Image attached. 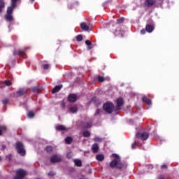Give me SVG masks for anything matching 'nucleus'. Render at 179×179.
Segmentation results:
<instances>
[{"label": "nucleus", "instance_id": "obj_1", "mask_svg": "<svg viewBox=\"0 0 179 179\" xmlns=\"http://www.w3.org/2000/svg\"><path fill=\"white\" fill-rule=\"evenodd\" d=\"M112 156L113 157V160L110 163V166L112 169H114V167H117V169H122L124 165L121 163L120 157L116 154H113Z\"/></svg>", "mask_w": 179, "mask_h": 179}, {"label": "nucleus", "instance_id": "obj_2", "mask_svg": "<svg viewBox=\"0 0 179 179\" xmlns=\"http://www.w3.org/2000/svg\"><path fill=\"white\" fill-rule=\"evenodd\" d=\"M27 50H30V47H26L23 50H14L13 54L15 57L18 56L21 58L26 59L27 58V55L26 54Z\"/></svg>", "mask_w": 179, "mask_h": 179}, {"label": "nucleus", "instance_id": "obj_3", "mask_svg": "<svg viewBox=\"0 0 179 179\" xmlns=\"http://www.w3.org/2000/svg\"><path fill=\"white\" fill-rule=\"evenodd\" d=\"M15 148L17 150V153H18L20 156H26V150L24 149V146L23 145L22 142L17 141L15 143Z\"/></svg>", "mask_w": 179, "mask_h": 179}, {"label": "nucleus", "instance_id": "obj_4", "mask_svg": "<svg viewBox=\"0 0 179 179\" xmlns=\"http://www.w3.org/2000/svg\"><path fill=\"white\" fill-rule=\"evenodd\" d=\"M16 8L15 6H13L10 4V6L7 8L6 15H5L6 20L8 22H12L13 20V17L12 16V13H13V10Z\"/></svg>", "mask_w": 179, "mask_h": 179}, {"label": "nucleus", "instance_id": "obj_5", "mask_svg": "<svg viewBox=\"0 0 179 179\" xmlns=\"http://www.w3.org/2000/svg\"><path fill=\"white\" fill-rule=\"evenodd\" d=\"M103 110H105L106 113L111 114V113H113L114 110V104H113V103L110 102H108L103 104Z\"/></svg>", "mask_w": 179, "mask_h": 179}, {"label": "nucleus", "instance_id": "obj_6", "mask_svg": "<svg viewBox=\"0 0 179 179\" xmlns=\"http://www.w3.org/2000/svg\"><path fill=\"white\" fill-rule=\"evenodd\" d=\"M16 176H14V179H24L26 176V171L23 169H18L15 171Z\"/></svg>", "mask_w": 179, "mask_h": 179}, {"label": "nucleus", "instance_id": "obj_7", "mask_svg": "<svg viewBox=\"0 0 179 179\" xmlns=\"http://www.w3.org/2000/svg\"><path fill=\"white\" fill-rule=\"evenodd\" d=\"M62 160V158L59 155H54L50 157L51 163H59Z\"/></svg>", "mask_w": 179, "mask_h": 179}, {"label": "nucleus", "instance_id": "obj_8", "mask_svg": "<svg viewBox=\"0 0 179 179\" xmlns=\"http://www.w3.org/2000/svg\"><path fill=\"white\" fill-rule=\"evenodd\" d=\"M136 138L146 141L149 138V134L148 133H138L136 134Z\"/></svg>", "mask_w": 179, "mask_h": 179}, {"label": "nucleus", "instance_id": "obj_9", "mask_svg": "<svg viewBox=\"0 0 179 179\" xmlns=\"http://www.w3.org/2000/svg\"><path fill=\"white\" fill-rule=\"evenodd\" d=\"M69 101H70V103H75V101H76V100H78V96L75 94H71L69 95Z\"/></svg>", "mask_w": 179, "mask_h": 179}, {"label": "nucleus", "instance_id": "obj_10", "mask_svg": "<svg viewBox=\"0 0 179 179\" xmlns=\"http://www.w3.org/2000/svg\"><path fill=\"white\" fill-rule=\"evenodd\" d=\"M26 93H27V90H26L24 88L17 91V94H18V96H24Z\"/></svg>", "mask_w": 179, "mask_h": 179}, {"label": "nucleus", "instance_id": "obj_11", "mask_svg": "<svg viewBox=\"0 0 179 179\" xmlns=\"http://www.w3.org/2000/svg\"><path fill=\"white\" fill-rule=\"evenodd\" d=\"M124 104V99L122 98H119L117 99V110H120L119 107H121Z\"/></svg>", "mask_w": 179, "mask_h": 179}, {"label": "nucleus", "instance_id": "obj_12", "mask_svg": "<svg viewBox=\"0 0 179 179\" xmlns=\"http://www.w3.org/2000/svg\"><path fill=\"white\" fill-rule=\"evenodd\" d=\"M142 101H144V103H145L148 106H150V104H152V100L148 99V97L146 96H143Z\"/></svg>", "mask_w": 179, "mask_h": 179}, {"label": "nucleus", "instance_id": "obj_13", "mask_svg": "<svg viewBox=\"0 0 179 179\" xmlns=\"http://www.w3.org/2000/svg\"><path fill=\"white\" fill-rule=\"evenodd\" d=\"M145 30H146V31H148V33H152V31H153V30H155V27H153V26H152L150 24H148L146 26Z\"/></svg>", "mask_w": 179, "mask_h": 179}, {"label": "nucleus", "instance_id": "obj_14", "mask_svg": "<svg viewBox=\"0 0 179 179\" xmlns=\"http://www.w3.org/2000/svg\"><path fill=\"white\" fill-rule=\"evenodd\" d=\"M60 89H62V85H57L53 88L52 93H57V92H59Z\"/></svg>", "mask_w": 179, "mask_h": 179}, {"label": "nucleus", "instance_id": "obj_15", "mask_svg": "<svg viewBox=\"0 0 179 179\" xmlns=\"http://www.w3.org/2000/svg\"><path fill=\"white\" fill-rule=\"evenodd\" d=\"M155 3V0H145V4L146 6H152Z\"/></svg>", "mask_w": 179, "mask_h": 179}, {"label": "nucleus", "instance_id": "obj_16", "mask_svg": "<svg viewBox=\"0 0 179 179\" xmlns=\"http://www.w3.org/2000/svg\"><path fill=\"white\" fill-rule=\"evenodd\" d=\"M80 27L83 30H85V31H87V30H89V27L85 22L81 23Z\"/></svg>", "mask_w": 179, "mask_h": 179}, {"label": "nucleus", "instance_id": "obj_17", "mask_svg": "<svg viewBox=\"0 0 179 179\" xmlns=\"http://www.w3.org/2000/svg\"><path fill=\"white\" fill-rule=\"evenodd\" d=\"M96 160H98L99 162H103V160H104V155H101V154H99V155H97L96 156Z\"/></svg>", "mask_w": 179, "mask_h": 179}, {"label": "nucleus", "instance_id": "obj_18", "mask_svg": "<svg viewBox=\"0 0 179 179\" xmlns=\"http://www.w3.org/2000/svg\"><path fill=\"white\" fill-rule=\"evenodd\" d=\"M57 131H66V127L62 125L56 126Z\"/></svg>", "mask_w": 179, "mask_h": 179}, {"label": "nucleus", "instance_id": "obj_19", "mask_svg": "<svg viewBox=\"0 0 179 179\" xmlns=\"http://www.w3.org/2000/svg\"><path fill=\"white\" fill-rule=\"evenodd\" d=\"M92 152H93L94 153L97 152L98 150H99V145H97V144H94V145H92Z\"/></svg>", "mask_w": 179, "mask_h": 179}, {"label": "nucleus", "instance_id": "obj_20", "mask_svg": "<svg viewBox=\"0 0 179 179\" xmlns=\"http://www.w3.org/2000/svg\"><path fill=\"white\" fill-rule=\"evenodd\" d=\"M5 8V0H0V13L2 12V9Z\"/></svg>", "mask_w": 179, "mask_h": 179}, {"label": "nucleus", "instance_id": "obj_21", "mask_svg": "<svg viewBox=\"0 0 179 179\" xmlns=\"http://www.w3.org/2000/svg\"><path fill=\"white\" fill-rule=\"evenodd\" d=\"M85 44L87 45L89 50H92L93 48V45L91 43L90 41H85Z\"/></svg>", "mask_w": 179, "mask_h": 179}, {"label": "nucleus", "instance_id": "obj_22", "mask_svg": "<svg viewBox=\"0 0 179 179\" xmlns=\"http://www.w3.org/2000/svg\"><path fill=\"white\" fill-rule=\"evenodd\" d=\"M2 132H6V127L0 125V136H2Z\"/></svg>", "mask_w": 179, "mask_h": 179}, {"label": "nucleus", "instance_id": "obj_23", "mask_svg": "<svg viewBox=\"0 0 179 179\" xmlns=\"http://www.w3.org/2000/svg\"><path fill=\"white\" fill-rule=\"evenodd\" d=\"M31 90L34 93H40V87H34L31 89Z\"/></svg>", "mask_w": 179, "mask_h": 179}, {"label": "nucleus", "instance_id": "obj_24", "mask_svg": "<svg viewBox=\"0 0 179 179\" xmlns=\"http://www.w3.org/2000/svg\"><path fill=\"white\" fill-rule=\"evenodd\" d=\"M74 163H75L76 166H78V167H80L82 166V161H80L79 159L74 160Z\"/></svg>", "mask_w": 179, "mask_h": 179}, {"label": "nucleus", "instance_id": "obj_25", "mask_svg": "<svg viewBox=\"0 0 179 179\" xmlns=\"http://www.w3.org/2000/svg\"><path fill=\"white\" fill-rule=\"evenodd\" d=\"M83 135L85 138H89V136H90V132L89 131H83Z\"/></svg>", "mask_w": 179, "mask_h": 179}, {"label": "nucleus", "instance_id": "obj_26", "mask_svg": "<svg viewBox=\"0 0 179 179\" xmlns=\"http://www.w3.org/2000/svg\"><path fill=\"white\" fill-rule=\"evenodd\" d=\"M11 3L10 5H12V6H17V4L16 3V2H19L20 0H10Z\"/></svg>", "mask_w": 179, "mask_h": 179}, {"label": "nucleus", "instance_id": "obj_27", "mask_svg": "<svg viewBox=\"0 0 179 179\" xmlns=\"http://www.w3.org/2000/svg\"><path fill=\"white\" fill-rule=\"evenodd\" d=\"M71 113H75L76 111H78V107L76 106H73L70 108Z\"/></svg>", "mask_w": 179, "mask_h": 179}, {"label": "nucleus", "instance_id": "obj_28", "mask_svg": "<svg viewBox=\"0 0 179 179\" xmlns=\"http://www.w3.org/2000/svg\"><path fill=\"white\" fill-rule=\"evenodd\" d=\"M27 117L29 118H33L34 117V112L33 111L28 112Z\"/></svg>", "mask_w": 179, "mask_h": 179}, {"label": "nucleus", "instance_id": "obj_29", "mask_svg": "<svg viewBox=\"0 0 179 179\" xmlns=\"http://www.w3.org/2000/svg\"><path fill=\"white\" fill-rule=\"evenodd\" d=\"M65 142L69 145L70 143H72V138L71 137H67L65 138Z\"/></svg>", "mask_w": 179, "mask_h": 179}, {"label": "nucleus", "instance_id": "obj_30", "mask_svg": "<svg viewBox=\"0 0 179 179\" xmlns=\"http://www.w3.org/2000/svg\"><path fill=\"white\" fill-rule=\"evenodd\" d=\"M4 84L6 86H11L12 85V81L10 80H5Z\"/></svg>", "mask_w": 179, "mask_h": 179}, {"label": "nucleus", "instance_id": "obj_31", "mask_svg": "<svg viewBox=\"0 0 179 179\" xmlns=\"http://www.w3.org/2000/svg\"><path fill=\"white\" fill-rule=\"evenodd\" d=\"M76 40L77 41H82V40H83V36H82V35H78L76 36Z\"/></svg>", "mask_w": 179, "mask_h": 179}, {"label": "nucleus", "instance_id": "obj_32", "mask_svg": "<svg viewBox=\"0 0 179 179\" xmlns=\"http://www.w3.org/2000/svg\"><path fill=\"white\" fill-rule=\"evenodd\" d=\"M105 80H106V78H104L102 77V76H99V77H98V80H99V82H104Z\"/></svg>", "mask_w": 179, "mask_h": 179}, {"label": "nucleus", "instance_id": "obj_33", "mask_svg": "<svg viewBox=\"0 0 179 179\" xmlns=\"http://www.w3.org/2000/svg\"><path fill=\"white\" fill-rule=\"evenodd\" d=\"M3 104H4V106H6V104H8V103H9V99H3L2 101Z\"/></svg>", "mask_w": 179, "mask_h": 179}, {"label": "nucleus", "instance_id": "obj_34", "mask_svg": "<svg viewBox=\"0 0 179 179\" xmlns=\"http://www.w3.org/2000/svg\"><path fill=\"white\" fill-rule=\"evenodd\" d=\"M94 141H95V142H101V138H100V137H95Z\"/></svg>", "mask_w": 179, "mask_h": 179}, {"label": "nucleus", "instance_id": "obj_35", "mask_svg": "<svg viewBox=\"0 0 179 179\" xmlns=\"http://www.w3.org/2000/svg\"><path fill=\"white\" fill-rule=\"evenodd\" d=\"M52 150V146H48L46 148V151L47 152H51Z\"/></svg>", "mask_w": 179, "mask_h": 179}, {"label": "nucleus", "instance_id": "obj_36", "mask_svg": "<svg viewBox=\"0 0 179 179\" xmlns=\"http://www.w3.org/2000/svg\"><path fill=\"white\" fill-rule=\"evenodd\" d=\"M92 127V123H87V124L85 125V128H91Z\"/></svg>", "mask_w": 179, "mask_h": 179}, {"label": "nucleus", "instance_id": "obj_37", "mask_svg": "<svg viewBox=\"0 0 179 179\" xmlns=\"http://www.w3.org/2000/svg\"><path fill=\"white\" fill-rule=\"evenodd\" d=\"M123 21H124V18H122V17L117 20L118 23H122Z\"/></svg>", "mask_w": 179, "mask_h": 179}, {"label": "nucleus", "instance_id": "obj_38", "mask_svg": "<svg viewBox=\"0 0 179 179\" xmlns=\"http://www.w3.org/2000/svg\"><path fill=\"white\" fill-rule=\"evenodd\" d=\"M135 146H136V143H134L131 145L132 149H135Z\"/></svg>", "mask_w": 179, "mask_h": 179}, {"label": "nucleus", "instance_id": "obj_39", "mask_svg": "<svg viewBox=\"0 0 179 179\" xmlns=\"http://www.w3.org/2000/svg\"><path fill=\"white\" fill-rule=\"evenodd\" d=\"M145 33H146V31H145V29H142V30L141 31V34H145Z\"/></svg>", "mask_w": 179, "mask_h": 179}, {"label": "nucleus", "instance_id": "obj_40", "mask_svg": "<svg viewBox=\"0 0 179 179\" xmlns=\"http://www.w3.org/2000/svg\"><path fill=\"white\" fill-rule=\"evenodd\" d=\"M96 115H97V114H100V109H97L96 110V113H95Z\"/></svg>", "mask_w": 179, "mask_h": 179}, {"label": "nucleus", "instance_id": "obj_41", "mask_svg": "<svg viewBox=\"0 0 179 179\" xmlns=\"http://www.w3.org/2000/svg\"><path fill=\"white\" fill-rule=\"evenodd\" d=\"M55 173L54 172H50L48 173V176H55Z\"/></svg>", "mask_w": 179, "mask_h": 179}, {"label": "nucleus", "instance_id": "obj_42", "mask_svg": "<svg viewBox=\"0 0 179 179\" xmlns=\"http://www.w3.org/2000/svg\"><path fill=\"white\" fill-rule=\"evenodd\" d=\"M5 149H6V145H2V150H5Z\"/></svg>", "mask_w": 179, "mask_h": 179}, {"label": "nucleus", "instance_id": "obj_43", "mask_svg": "<svg viewBox=\"0 0 179 179\" xmlns=\"http://www.w3.org/2000/svg\"><path fill=\"white\" fill-rule=\"evenodd\" d=\"M162 169H167V166L163 165V166H162Z\"/></svg>", "mask_w": 179, "mask_h": 179}, {"label": "nucleus", "instance_id": "obj_44", "mask_svg": "<svg viewBox=\"0 0 179 179\" xmlns=\"http://www.w3.org/2000/svg\"><path fill=\"white\" fill-rule=\"evenodd\" d=\"M50 68V66L48 64H45V69H48Z\"/></svg>", "mask_w": 179, "mask_h": 179}, {"label": "nucleus", "instance_id": "obj_45", "mask_svg": "<svg viewBox=\"0 0 179 179\" xmlns=\"http://www.w3.org/2000/svg\"><path fill=\"white\" fill-rule=\"evenodd\" d=\"M71 153H69V154H67V157L69 158V159H71Z\"/></svg>", "mask_w": 179, "mask_h": 179}, {"label": "nucleus", "instance_id": "obj_46", "mask_svg": "<svg viewBox=\"0 0 179 179\" xmlns=\"http://www.w3.org/2000/svg\"><path fill=\"white\" fill-rule=\"evenodd\" d=\"M42 67L43 68V69H45V64H43Z\"/></svg>", "mask_w": 179, "mask_h": 179}, {"label": "nucleus", "instance_id": "obj_47", "mask_svg": "<svg viewBox=\"0 0 179 179\" xmlns=\"http://www.w3.org/2000/svg\"><path fill=\"white\" fill-rule=\"evenodd\" d=\"M64 104H65V103L62 102V106H64Z\"/></svg>", "mask_w": 179, "mask_h": 179}, {"label": "nucleus", "instance_id": "obj_48", "mask_svg": "<svg viewBox=\"0 0 179 179\" xmlns=\"http://www.w3.org/2000/svg\"><path fill=\"white\" fill-rule=\"evenodd\" d=\"M159 179H164V177H161V178H159Z\"/></svg>", "mask_w": 179, "mask_h": 179}, {"label": "nucleus", "instance_id": "obj_49", "mask_svg": "<svg viewBox=\"0 0 179 179\" xmlns=\"http://www.w3.org/2000/svg\"><path fill=\"white\" fill-rule=\"evenodd\" d=\"M30 1H31V2H34L35 0H30Z\"/></svg>", "mask_w": 179, "mask_h": 179}, {"label": "nucleus", "instance_id": "obj_50", "mask_svg": "<svg viewBox=\"0 0 179 179\" xmlns=\"http://www.w3.org/2000/svg\"><path fill=\"white\" fill-rule=\"evenodd\" d=\"M107 80H110V78H108Z\"/></svg>", "mask_w": 179, "mask_h": 179}]
</instances>
